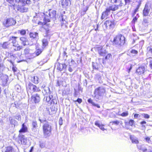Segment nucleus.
Wrapping results in <instances>:
<instances>
[{"label":"nucleus","mask_w":152,"mask_h":152,"mask_svg":"<svg viewBox=\"0 0 152 152\" xmlns=\"http://www.w3.org/2000/svg\"><path fill=\"white\" fill-rule=\"evenodd\" d=\"M42 48L44 49L48 44V41L47 39H43L42 40Z\"/></svg>","instance_id":"473e14b6"},{"label":"nucleus","mask_w":152,"mask_h":152,"mask_svg":"<svg viewBox=\"0 0 152 152\" xmlns=\"http://www.w3.org/2000/svg\"><path fill=\"white\" fill-rule=\"evenodd\" d=\"M39 34L35 32H32L29 33V35L30 38L32 40L34 41V43L31 45H36L37 42L39 39Z\"/></svg>","instance_id":"423d86ee"},{"label":"nucleus","mask_w":152,"mask_h":152,"mask_svg":"<svg viewBox=\"0 0 152 152\" xmlns=\"http://www.w3.org/2000/svg\"><path fill=\"white\" fill-rule=\"evenodd\" d=\"M22 6L19 7L18 10L21 12H26L28 10V8L26 7H24Z\"/></svg>","instance_id":"cd10ccee"},{"label":"nucleus","mask_w":152,"mask_h":152,"mask_svg":"<svg viewBox=\"0 0 152 152\" xmlns=\"http://www.w3.org/2000/svg\"><path fill=\"white\" fill-rule=\"evenodd\" d=\"M20 40L22 44L24 46L28 45V42L27 39L25 37H21L20 38Z\"/></svg>","instance_id":"aec40b11"},{"label":"nucleus","mask_w":152,"mask_h":152,"mask_svg":"<svg viewBox=\"0 0 152 152\" xmlns=\"http://www.w3.org/2000/svg\"><path fill=\"white\" fill-rule=\"evenodd\" d=\"M92 66L94 69L98 70L99 68V65L96 63H92Z\"/></svg>","instance_id":"4c0bfd02"},{"label":"nucleus","mask_w":152,"mask_h":152,"mask_svg":"<svg viewBox=\"0 0 152 152\" xmlns=\"http://www.w3.org/2000/svg\"><path fill=\"white\" fill-rule=\"evenodd\" d=\"M145 71V68L144 66L139 67L136 70V72L139 75L143 74Z\"/></svg>","instance_id":"f3484780"},{"label":"nucleus","mask_w":152,"mask_h":152,"mask_svg":"<svg viewBox=\"0 0 152 152\" xmlns=\"http://www.w3.org/2000/svg\"><path fill=\"white\" fill-rule=\"evenodd\" d=\"M68 61V64H69V66H72L75 63V62L72 59L70 61V60H69L67 61V62Z\"/></svg>","instance_id":"79ce46f5"},{"label":"nucleus","mask_w":152,"mask_h":152,"mask_svg":"<svg viewBox=\"0 0 152 152\" xmlns=\"http://www.w3.org/2000/svg\"><path fill=\"white\" fill-rule=\"evenodd\" d=\"M112 55L110 54H108L105 57V59L106 60L109 59L110 58H111Z\"/></svg>","instance_id":"8fccbe9b"},{"label":"nucleus","mask_w":152,"mask_h":152,"mask_svg":"<svg viewBox=\"0 0 152 152\" xmlns=\"http://www.w3.org/2000/svg\"><path fill=\"white\" fill-rule=\"evenodd\" d=\"M139 117L140 116L139 114L136 113L134 114V117L135 118H137L139 117Z\"/></svg>","instance_id":"774afa93"},{"label":"nucleus","mask_w":152,"mask_h":152,"mask_svg":"<svg viewBox=\"0 0 152 152\" xmlns=\"http://www.w3.org/2000/svg\"><path fill=\"white\" fill-rule=\"evenodd\" d=\"M60 4L63 8H66L70 4V0H61Z\"/></svg>","instance_id":"ddd939ff"},{"label":"nucleus","mask_w":152,"mask_h":152,"mask_svg":"<svg viewBox=\"0 0 152 152\" xmlns=\"http://www.w3.org/2000/svg\"><path fill=\"white\" fill-rule=\"evenodd\" d=\"M39 120L40 121L41 123H42L44 122H46V120H45V119H41L40 118V117L39 118Z\"/></svg>","instance_id":"4d7b16f0"},{"label":"nucleus","mask_w":152,"mask_h":152,"mask_svg":"<svg viewBox=\"0 0 152 152\" xmlns=\"http://www.w3.org/2000/svg\"><path fill=\"white\" fill-rule=\"evenodd\" d=\"M146 123V122L145 121H141L140 123V124L142 125V127H145V126H144V124H145Z\"/></svg>","instance_id":"680f3d73"},{"label":"nucleus","mask_w":152,"mask_h":152,"mask_svg":"<svg viewBox=\"0 0 152 152\" xmlns=\"http://www.w3.org/2000/svg\"><path fill=\"white\" fill-rule=\"evenodd\" d=\"M97 50L99 54L101 56H105L107 53L106 50L102 47L98 48Z\"/></svg>","instance_id":"dca6fc26"},{"label":"nucleus","mask_w":152,"mask_h":152,"mask_svg":"<svg viewBox=\"0 0 152 152\" xmlns=\"http://www.w3.org/2000/svg\"><path fill=\"white\" fill-rule=\"evenodd\" d=\"M149 59H150V64H149V66L152 69V58H150Z\"/></svg>","instance_id":"bf43d9fd"},{"label":"nucleus","mask_w":152,"mask_h":152,"mask_svg":"<svg viewBox=\"0 0 152 152\" xmlns=\"http://www.w3.org/2000/svg\"><path fill=\"white\" fill-rule=\"evenodd\" d=\"M27 130V128L24 124H23L22 125V128L19 130V132L20 133H24L26 132Z\"/></svg>","instance_id":"2f4dec72"},{"label":"nucleus","mask_w":152,"mask_h":152,"mask_svg":"<svg viewBox=\"0 0 152 152\" xmlns=\"http://www.w3.org/2000/svg\"><path fill=\"white\" fill-rule=\"evenodd\" d=\"M94 93L103 96L106 94V88L103 86H99L95 89Z\"/></svg>","instance_id":"20e7f679"},{"label":"nucleus","mask_w":152,"mask_h":152,"mask_svg":"<svg viewBox=\"0 0 152 152\" xmlns=\"http://www.w3.org/2000/svg\"><path fill=\"white\" fill-rule=\"evenodd\" d=\"M15 118L18 121H20L21 120V116L19 115H16L15 116Z\"/></svg>","instance_id":"3c124183"},{"label":"nucleus","mask_w":152,"mask_h":152,"mask_svg":"<svg viewBox=\"0 0 152 152\" xmlns=\"http://www.w3.org/2000/svg\"><path fill=\"white\" fill-rule=\"evenodd\" d=\"M137 146L138 149L142 150L144 152L147 150V149L145 147H142L141 145H137Z\"/></svg>","instance_id":"ea45409f"},{"label":"nucleus","mask_w":152,"mask_h":152,"mask_svg":"<svg viewBox=\"0 0 152 152\" xmlns=\"http://www.w3.org/2000/svg\"><path fill=\"white\" fill-rule=\"evenodd\" d=\"M15 88L17 91L18 92H19L20 88V86L18 85H17L15 86Z\"/></svg>","instance_id":"5fc2aeb1"},{"label":"nucleus","mask_w":152,"mask_h":152,"mask_svg":"<svg viewBox=\"0 0 152 152\" xmlns=\"http://www.w3.org/2000/svg\"><path fill=\"white\" fill-rule=\"evenodd\" d=\"M7 2H9L12 6L15 5L14 0H7Z\"/></svg>","instance_id":"c03bdc74"},{"label":"nucleus","mask_w":152,"mask_h":152,"mask_svg":"<svg viewBox=\"0 0 152 152\" xmlns=\"http://www.w3.org/2000/svg\"><path fill=\"white\" fill-rule=\"evenodd\" d=\"M139 8V6L138 5L137 7L135 9L134 11V13H133V15H135V14L136 13V12L138 11V9Z\"/></svg>","instance_id":"13d9d810"},{"label":"nucleus","mask_w":152,"mask_h":152,"mask_svg":"<svg viewBox=\"0 0 152 152\" xmlns=\"http://www.w3.org/2000/svg\"><path fill=\"white\" fill-rule=\"evenodd\" d=\"M119 6V5H114L110 6L109 7L107 8L110 12V10H112V11H115V10H118V8Z\"/></svg>","instance_id":"5701e85b"},{"label":"nucleus","mask_w":152,"mask_h":152,"mask_svg":"<svg viewBox=\"0 0 152 152\" xmlns=\"http://www.w3.org/2000/svg\"><path fill=\"white\" fill-rule=\"evenodd\" d=\"M36 50L35 52V54L36 56H38L40 55L44 49L42 48L40 49L36 48Z\"/></svg>","instance_id":"c9c22d12"},{"label":"nucleus","mask_w":152,"mask_h":152,"mask_svg":"<svg viewBox=\"0 0 152 152\" xmlns=\"http://www.w3.org/2000/svg\"><path fill=\"white\" fill-rule=\"evenodd\" d=\"M125 43V38L121 34H118L115 36L114 37L113 42V45L118 46H121L123 45Z\"/></svg>","instance_id":"f257e3e1"},{"label":"nucleus","mask_w":152,"mask_h":152,"mask_svg":"<svg viewBox=\"0 0 152 152\" xmlns=\"http://www.w3.org/2000/svg\"><path fill=\"white\" fill-rule=\"evenodd\" d=\"M60 18L61 20V26H63L64 24H65L67 21L66 16L65 15H61Z\"/></svg>","instance_id":"a878e982"},{"label":"nucleus","mask_w":152,"mask_h":152,"mask_svg":"<svg viewBox=\"0 0 152 152\" xmlns=\"http://www.w3.org/2000/svg\"><path fill=\"white\" fill-rule=\"evenodd\" d=\"M95 124L96 126H97L99 127V128L102 130L104 131L105 129L104 128V125H101L99 123V121H95Z\"/></svg>","instance_id":"7c9ffc66"},{"label":"nucleus","mask_w":152,"mask_h":152,"mask_svg":"<svg viewBox=\"0 0 152 152\" xmlns=\"http://www.w3.org/2000/svg\"><path fill=\"white\" fill-rule=\"evenodd\" d=\"M19 139L20 140L22 144L25 145L26 143V140L25 138V136L21 134H19Z\"/></svg>","instance_id":"4be33fe9"},{"label":"nucleus","mask_w":152,"mask_h":152,"mask_svg":"<svg viewBox=\"0 0 152 152\" xmlns=\"http://www.w3.org/2000/svg\"><path fill=\"white\" fill-rule=\"evenodd\" d=\"M43 134L45 136L47 137L50 135L51 130V126L48 122L45 123L43 126Z\"/></svg>","instance_id":"7ed1b4c3"},{"label":"nucleus","mask_w":152,"mask_h":152,"mask_svg":"<svg viewBox=\"0 0 152 152\" xmlns=\"http://www.w3.org/2000/svg\"><path fill=\"white\" fill-rule=\"evenodd\" d=\"M28 91H29L31 93L34 92H37L40 91V89L38 87L29 82L28 84V86L27 88Z\"/></svg>","instance_id":"39448f33"},{"label":"nucleus","mask_w":152,"mask_h":152,"mask_svg":"<svg viewBox=\"0 0 152 152\" xmlns=\"http://www.w3.org/2000/svg\"><path fill=\"white\" fill-rule=\"evenodd\" d=\"M11 43L9 41L5 42L2 45V47L4 49L9 48L11 45Z\"/></svg>","instance_id":"b1692460"},{"label":"nucleus","mask_w":152,"mask_h":152,"mask_svg":"<svg viewBox=\"0 0 152 152\" xmlns=\"http://www.w3.org/2000/svg\"><path fill=\"white\" fill-rule=\"evenodd\" d=\"M110 12L108 10L107 8L105 11L103 12L102 15L101 16V18L103 20L110 13Z\"/></svg>","instance_id":"412c9836"},{"label":"nucleus","mask_w":152,"mask_h":152,"mask_svg":"<svg viewBox=\"0 0 152 152\" xmlns=\"http://www.w3.org/2000/svg\"><path fill=\"white\" fill-rule=\"evenodd\" d=\"M76 101L77 102L79 103L80 104L82 102V100L81 99L78 98Z\"/></svg>","instance_id":"0e129e2a"},{"label":"nucleus","mask_w":152,"mask_h":152,"mask_svg":"<svg viewBox=\"0 0 152 152\" xmlns=\"http://www.w3.org/2000/svg\"><path fill=\"white\" fill-rule=\"evenodd\" d=\"M63 120L61 117L60 118L58 121V123L60 126L61 125L63 124Z\"/></svg>","instance_id":"6e6d98bb"},{"label":"nucleus","mask_w":152,"mask_h":152,"mask_svg":"<svg viewBox=\"0 0 152 152\" xmlns=\"http://www.w3.org/2000/svg\"><path fill=\"white\" fill-rule=\"evenodd\" d=\"M45 16L44 18V20L45 24H46L47 23L50 22V18H53V20L55 19L56 11L51 9H49L48 11L45 13Z\"/></svg>","instance_id":"f03ea898"},{"label":"nucleus","mask_w":152,"mask_h":152,"mask_svg":"<svg viewBox=\"0 0 152 152\" xmlns=\"http://www.w3.org/2000/svg\"><path fill=\"white\" fill-rule=\"evenodd\" d=\"M114 26L113 21L112 22L110 20H106L103 25V28L104 29L111 28Z\"/></svg>","instance_id":"9d476101"},{"label":"nucleus","mask_w":152,"mask_h":152,"mask_svg":"<svg viewBox=\"0 0 152 152\" xmlns=\"http://www.w3.org/2000/svg\"><path fill=\"white\" fill-rule=\"evenodd\" d=\"M40 99V95L37 94H34L31 96V101L33 103H38Z\"/></svg>","instance_id":"9b49d317"},{"label":"nucleus","mask_w":152,"mask_h":152,"mask_svg":"<svg viewBox=\"0 0 152 152\" xmlns=\"http://www.w3.org/2000/svg\"><path fill=\"white\" fill-rule=\"evenodd\" d=\"M112 122L113 124H115L116 125L119 124V122L118 121H113Z\"/></svg>","instance_id":"69168bd1"},{"label":"nucleus","mask_w":152,"mask_h":152,"mask_svg":"<svg viewBox=\"0 0 152 152\" xmlns=\"http://www.w3.org/2000/svg\"><path fill=\"white\" fill-rule=\"evenodd\" d=\"M12 70L14 73H16L18 72L17 68L16 67L14 66H13L12 67Z\"/></svg>","instance_id":"49530a36"},{"label":"nucleus","mask_w":152,"mask_h":152,"mask_svg":"<svg viewBox=\"0 0 152 152\" xmlns=\"http://www.w3.org/2000/svg\"><path fill=\"white\" fill-rule=\"evenodd\" d=\"M130 139L133 143L138 144L139 143V141L137 140V138L136 137L131 135L130 136Z\"/></svg>","instance_id":"c756f323"},{"label":"nucleus","mask_w":152,"mask_h":152,"mask_svg":"<svg viewBox=\"0 0 152 152\" xmlns=\"http://www.w3.org/2000/svg\"><path fill=\"white\" fill-rule=\"evenodd\" d=\"M44 99H45L46 102L50 104H56L57 103V100L53 98L51 95H49L48 96L45 97Z\"/></svg>","instance_id":"0eeeda50"},{"label":"nucleus","mask_w":152,"mask_h":152,"mask_svg":"<svg viewBox=\"0 0 152 152\" xmlns=\"http://www.w3.org/2000/svg\"><path fill=\"white\" fill-rule=\"evenodd\" d=\"M17 37L14 36L10 37L9 38V42H11L12 43V46L18 44L16 41V39Z\"/></svg>","instance_id":"a211bd4d"},{"label":"nucleus","mask_w":152,"mask_h":152,"mask_svg":"<svg viewBox=\"0 0 152 152\" xmlns=\"http://www.w3.org/2000/svg\"><path fill=\"white\" fill-rule=\"evenodd\" d=\"M13 46V51H19L22 48V46L19 45L18 44Z\"/></svg>","instance_id":"c85d7f7f"},{"label":"nucleus","mask_w":152,"mask_h":152,"mask_svg":"<svg viewBox=\"0 0 152 152\" xmlns=\"http://www.w3.org/2000/svg\"><path fill=\"white\" fill-rule=\"evenodd\" d=\"M144 118L146 119H148L150 118V115L148 114L145 113H143L142 114Z\"/></svg>","instance_id":"a18cd8bd"},{"label":"nucleus","mask_w":152,"mask_h":152,"mask_svg":"<svg viewBox=\"0 0 152 152\" xmlns=\"http://www.w3.org/2000/svg\"><path fill=\"white\" fill-rule=\"evenodd\" d=\"M151 8V7L150 3H147L145 4L144 8L143 11V16H148Z\"/></svg>","instance_id":"6e6552de"},{"label":"nucleus","mask_w":152,"mask_h":152,"mask_svg":"<svg viewBox=\"0 0 152 152\" xmlns=\"http://www.w3.org/2000/svg\"><path fill=\"white\" fill-rule=\"evenodd\" d=\"M5 152H15V150L12 147H7Z\"/></svg>","instance_id":"e433bc0d"},{"label":"nucleus","mask_w":152,"mask_h":152,"mask_svg":"<svg viewBox=\"0 0 152 152\" xmlns=\"http://www.w3.org/2000/svg\"><path fill=\"white\" fill-rule=\"evenodd\" d=\"M124 1L125 2L124 5H129L131 2V0H124Z\"/></svg>","instance_id":"09e8293b"},{"label":"nucleus","mask_w":152,"mask_h":152,"mask_svg":"<svg viewBox=\"0 0 152 152\" xmlns=\"http://www.w3.org/2000/svg\"><path fill=\"white\" fill-rule=\"evenodd\" d=\"M145 139L146 141L148 143H149L150 141V138L148 137H146Z\"/></svg>","instance_id":"338daca9"},{"label":"nucleus","mask_w":152,"mask_h":152,"mask_svg":"<svg viewBox=\"0 0 152 152\" xmlns=\"http://www.w3.org/2000/svg\"><path fill=\"white\" fill-rule=\"evenodd\" d=\"M32 125L33 128H36L38 127L37 122L35 120H33L32 122Z\"/></svg>","instance_id":"58836bf2"},{"label":"nucleus","mask_w":152,"mask_h":152,"mask_svg":"<svg viewBox=\"0 0 152 152\" xmlns=\"http://www.w3.org/2000/svg\"><path fill=\"white\" fill-rule=\"evenodd\" d=\"M56 66L57 69L60 71L63 70L65 71L66 67V65L65 64H60L59 63H57L56 64Z\"/></svg>","instance_id":"4468645a"},{"label":"nucleus","mask_w":152,"mask_h":152,"mask_svg":"<svg viewBox=\"0 0 152 152\" xmlns=\"http://www.w3.org/2000/svg\"><path fill=\"white\" fill-rule=\"evenodd\" d=\"M143 22L144 23H148V18H144L143 19Z\"/></svg>","instance_id":"e2e57ef3"},{"label":"nucleus","mask_w":152,"mask_h":152,"mask_svg":"<svg viewBox=\"0 0 152 152\" xmlns=\"http://www.w3.org/2000/svg\"><path fill=\"white\" fill-rule=\"evenodd\" d=\"M88 103H91L93 106L96 107L98 108H100V106L98 104L95 103L91 98L88 99Z\"/></svg>","instance_id":"72a5a7b5"},{"label":"nucleus","mask_w":152,"mask_h":152,"mask_svg":"<svg viewBox=\"0 0 152 152\" xmlns=\"http://www.w3.org/2000/svg\"><path fill=\"white\" fill-rule=\"evenodd\" d=\"M128 113L127 111L124 112L123 113L121 114H120V115L123 116V117H126L128 116Z\"/></svg>","instance_id":"37998d69"},{"label":"nucleus","mask_w":152,"mask_h":152,"mask_svg":"<svg viewBox=\"0 0 152 152\" xmlns=\"http://www.w3.org/2000/svg\"><path fill=\"white\" fill-rule=\"evenodd\" d=\"M40 147L42 148H43L45 147V144L42 142H40Z\"/></svg>","instance_id":"864d4df0"},{"label":"nucleus","mask_w":152,"mask_h":152,"mask_svg":"<svg viewBox=\"0 0 152 152\" xmlns=\"http://www.w3.org/2000/svg\"><path fill=\"white\" fill-rule=\"evenodd\" d=\"M16 21L12 18H7L6 21L5 25L7 26H10L15 25Z\"/></svg>","instance_id":"f8f14e48"},{"label":"nucleus","mask_w":152,"mask_h":152,"mask_svg":"<svg viewBox=\"0 0 152 152\" xmlns=\"http://www.w3.org/2000/svg\"><path fill=\"white\" fill-rule=\"evenodd\" d=\"M94 94V99L97 102L99 101L100 99H101L102 97H103V96H102L101 95H99L98 94Z\"/></svg>","instance_id":"f704fd0d"},{"label":"nucleus","mask_w":152,"mask_h":152,"mask_svg":"<svg viewBox=\"0 0 152 152\" xmlns=\"http://www.w3.org/2000/svg\"><path fill=\"white\" fill-rule=\"evenodd\" d=\"M19 3L22 6H25L26 4H30L31 1L30 0H19Z\"/></svg>","instance_id":"6ab92c4d"},{"label":"nucleus","mask_w":152,"mask_h":152,"mask_svg":"<svg viewBox=\"0 0 152 152\" xmlns=\"http://www.w3.org/2000/svg\"><path fill=\"white\" fill-rule=\"evenodd\" d=\"M66 53L64 51L63 54V56L64 57V60L66 61V58L67 57V56L66 55Z\"/></svg>","instance_id":"de8ad7c7"},{"label":"nucleus","mask_w":152,"mask_h":152,"mask_svg":"<svg viewBox=\"0 0 152 152\" xmlns=\"http://www.w3.org/2000/svg\"><path fill=\"white\" fill-rule=\"evenodd\" d=\"M38 78L37 76H31L30 80L31 81L35 84H37L38 83Z\"/></svg>","instance_id":"393cba45"},{"label":"nucleus","mask_w":152,"mask_h":152,"mask_svg":"<svg viewBox=\"0 0 152 152\" xmlns=\"http://www.w3.org/2000/svg\"><path fill=\"white\" fill-rule=\"evenodd\" d=\"M41 88L43 89L42 90V92L44 95L50 94L51 92L48 87H47L43 85L42 86Z\"/></svg>","instance_id":"2eb2a0df"},{"label":"nucleus","mask_w":152,"mask_h":152,"mask_svg":"<svg viewBox=\"0 0 152 152\" xmlns=\"http://www.w3.org/2000/svg\"><path fill=\"white\" fill-rule=\"evenodd\" d=\"M8 79V77L7 75L3 74L0 75V83L4 86L6 85Z\"/></svg>","instance_id":"1a4fd4ad"},{"label":"nucleus","mask_w":152,"mask_h":152,"mask_svg":"<svg viewBox=\"0 0 152 152\" xmlns=\"http://www.w3.org/2000/svg\"><path fill=\"white\" fill-rule=\"evenodd\" d=\"M18 33H20L21 35H24L26 34V31L25 30L22 29L18 30Z\"/></svg>","instance_id":"a19ab883"},{"label":"nucleus","mask_w":152,"mask_h":152,"mask_svg":"<svg viewBox=\"0 0 152 152\" xmlns=\"http://www.w3.org/2000/svg\"><path fill=\"white\" fill-rule=\"evenodd\" d=\"M131 52L132 53L134 54H137L138 53V51L135 50H132L131 51Z\"/></svg>","instance_id":"052dcab7"},{"label":"nucleus","mask_w":152,"mask_h":152,"mask_svg":"<svg viewBox=\"0 0 152 152\" xmlns=\"http://www.w3.org/2000/svg\"><path fill=\"white\" fill-rule=\"evenodd\" d=\"M134 120L131 119L129 121V125L131 126H132L134 124Z\"/></svg>","instance_id":"603ef678"},{"label":"nucleus","mask_w":152,"mask_h":152,"mask_svg":"<svg viewBox=\"0 0 152 152\" xmlns=\"http://www.w3.org/2000/svg\"><path fill=\"white\" fill-rule=\"evenodd\" d=\"M9 120L10 121V123L12 124V126L13 125V126L15 127V126L18 125V122L15 120L13 119L12 118L10 117L9 118Z\"/></svg>","instance_id":"bb28decb"}]
</instances>
